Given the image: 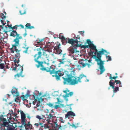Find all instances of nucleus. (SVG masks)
Here are the masks:
<instances>
[{
  "mask_svg": "<svg viewBox=\"0 0 130 130\" xmlns=\"http://www.w3.org/2000/svg\"><path fill=\"white\" fill-rule=\"evenodd\" d=\"M77 48L75 45H73L72 47H71L69 50L70 54H72L74 53L79 52V51L77 50Z\"/></svg>",
  "mask_w": 130,
  "mask_h": 130,
  "instance_id": "obj_9",
  "label": "nucleus"
},
{
  "mask_svg": "<svg viewBox=\"0 0 130 130\" xmlns=\"http://www.w3.org/2000/svg\"><path fill=\"white\" fill-rule=\"evenodd\" d=\"M11 92L12 94L15 95L16 96H19V94L18 92L17 89V88H13L11 90Z\"/></svg>",
  "mask_w": 130,
  "mask_h": 130,
  "instance_id": "obj_13",
  "label": "nucleus"
},
{
  "mask_svg": "<svg viewBox=\"0 0 130 130\" xmlns=\"http://www.w3.org/2000/svg\"><path fill=\"white\" fill-rule=\"evenodd\" d=\"M76 37H73L74 39H69L68 43L71 44L72 46H73L75 43H77L78 41H79V40H78L76 39Z\"/></svg>",
  "mask_w": 130,
  "mask_h": 130,
  "instance_id": "obj_11",
  "label": "nucleus"
},
{
  "mask_svg": "<svg viewBox=\"0 0 130 130\" xmlns=\"http://www.w3.org/2000/svg\"><path fill=\"white\" fill-rule=\"evenodd\" d=\"M80 32H81L82 33V34H83L84 33V31H81Z\"/></svg>",
  "mask_w": 130,
  "mask_h": 130,
  "instance_id": "obj_64",
  "label": "nucleus"
},
{
  "mask_svg": "<svg viewBox=\"0 0 130 130\" xmlns=\"http://www.w3.org/2000/svg\"><path fill=\"white\" fill-rule=\"evenodd\" d=\"M11 26H12L11 25H8V27H9V28H11V27H12Z\"/></svg>",
  "mask_w": 130,
  "mask_h": 130,
  "instance_id": "obj_58",
  "label": "nucleus"
},
{
  "mask_svg": "<svg viewBox=\"0 0 130 130\" xmlns=\"http://www.w3.org/2000/svg\"><path fill=\"white\" fill-rule=\"evenodd\" d=\"M63 101L62 100L60 101L58 98H57V107H63L64 105L62 103Z\"/></svg>",
  "mask_w": 130,
  "mask_h": 130,
  "instance_id": "obj_16",
  "label": "nucleus"
},
{
  "mask_svg": "<svg viewBox=\"0 0 130 130\" xmlns=\"http://www.w3.org/2000/svg\"><path fill=\"white\" fill-rule=\"evenodd\" d=\"M20 56L19 57H17L16 56H15V58L16 59H15V60L14 61L15 63H19L20 60H19V58H20Z\"/></svg>",
  "mask_w": 130,
  "mask_h": 130,
  "instance_id": "obj_29",
  "label": "nucleus"
},
{
  "mask_svg": "<svg viewBox=\"0 0 130 130\" xmlns=\"http://www.w3.org/2000/svg\"><path fill=\"white\" fill-rule=\"evenodd\" d=\"M27 118L29 119L31 118V117L29 115H28V116H27Z\"/></svg>",
  "mask_w": 130,
  "mask_h": 130,
  "instance_id": "obj_57",
  "label": "nucleus"
},
{
  "mask_svg": "<svg viewBox=\"0 0 130 130\" xmlns=\"http://www.w3.org/2000/svg\"><path fill=\"white\" fill-rule=\"evenodd\" d=\"M3 120L4 122L3 123L1 124L2 127H4L2 128L3 129H4L3 130H14L13 128L10 125H9L8 122L6 121V119L3 118Z\"/></svg>",
  "mask_w": 130,
  "mask_h": 130,
  "instance_id": "obj_6",
  "label": "nucleus"
},
{
  "mask_svg": "<svg viewBox=\"0 0 130 130\" xmlns=\"http://www.w3.org/2000/svg\"><path fill=\"white\" fill-rule=\"evenodd\" d=\"M36 117L38 119L40 120H41V119H42V118H41V117L39 115H37L36 116Z\"/></svg>",
  "mask_w": 130,
  "mask_h": 130,
  "instance_id": "obj_45",
  "label": "nucleus"
},
{
  "mask_svg": "<svg viewBox=\"0 0 130 130\" xmlns=\"http://www.w3.org/2000/svg\"><path fill=\"white\" fill-rule=\"evenodd\" d=\"M119 86L120 87H122V84H121V82L119 84Z\"/></svg>",
  "mask_w": 130,
  "mask_h": 130,
  "instance_id": "obj_55",
  "label": "nucleus"
},
{
  "mask_svg": "<svg viewBox=\"0 0 130 130\" xmlns=\"http://www.w3.org/2000/svg\"><path fill=\"white\" fill-rule=\"evenodd\" d=\"M57 80L60 79V77L64 75V73L63 72L60 71V70L57 71Z\"/></svg>",
  "mask_w": 130,
  "mask_h": 130,
  "instance_id": "obj_21",
  "label": "nucleus"
},
{
  "mask_svg": "<svg viewBox=\"0 0 130 130\" xmlns=\"http://www.w3.org/2000/svg\"><path fill=\"white\" fill-rule=\"evenodd\" d=\"M59 37L57 38H59L60 39H61L62 41L64 39V37L63 36L62 34V33H60L59 35Z\"/></svg>",
  "mask_w": 130,
  "mask_h": 130,
  "instance_id": "obj_30",
  "label": "nucleus"
},
{
  "mask_svg": "<svg viewBox=\"0 0 130 130\" xmlns=\"http://www.w3.org/2000/svg\"><path fill=\"white\" fill-rule=\"evenodd\" d=\"M111 75L110 74V76H109V79H111L109 82V85L113 89L115 87L114 86L115 83H116V84H119L121 82V81L120 80H115L114 82H112L111 81L112 80L111 79H115L118 77V76H115L112 77Z\"/></svg>",
  "mask_w": 130,
  "mask_h": 130,
  "instance_id": "obj_7",
  "label": "nucleus"
},
{
  "mask_svg": "<svg viewBox=\"0 0 130 130\" xmlns=\"http://www.w3.org/2000/svg\"><path fill=\"white\" fill-rule=\"evenodd\" d=\"M46 44L45 45L44 47L45 48H47L46 50L48 52H50V50L51 48V44L50 42H48L47 43H46Z\"/></svg>",
  "mask_w": 130,
  "mask_h": 130,
  "instance_id": "obj_20",
  "label": "nucleus"
},
{
  "mask_svg": "<svg viewBox=\"0 0 130 130\" xmlns=\"http://www.w3.org/2000/svg\"><path fill=\"white\" fill-rule=\"evenodd\" d=\"M76 39L77 40H79V41H78L77 43H76V44L75 45L77 46V47H80V48H83V47H82L81 46H79V45H81V46H83V45H82V42L80 41V37L78 35H77V37H76Z\"/></svg>",
  "mask_w": 130,
  "mask_h": 130,
  "instance_id": "obj_15",
  "label": "nucleus"
},
{
  "mask_svg": "<svg viewBox=\"0 0 130 130\" xmlns=\"http://www.w3.org/2000/svg\"><path fill=\"white\" fill-rule=\"evenodd\" d=\"M1 17L2 19H5L6 18V16L3 13H1Z\"/></svg>",
  "mask_w": 130,
  "mask_h": 130,
  "instance_id": "obj_36",
  "label": "nucleus"
},
{
  "mask_svg": "<svg viewBox=\"0 0 130 130\" xmlns=\"http://www.w3.org/2000/svg\"><path fill=\"white\" fill-rule=\"evenodd\" d=\"M59 121L60 122L62 123H63L64 122V121L63 119H62L61 117H60V119L59 120Z\"/></svg>",
  "mask_w": 130,
  "mask_h": 130,
  "instance_id": "obj_42",
  "label": "nucleus"
},
{
  "mask_svg": "<svg viewBox=\"0 0 130 130\" xmlns=\"http://www.w3.org/2000/svg\"><path fill=\"white\" fill-rule=\"evenodd\" d=\"M86 61H87L85 60L82 59L80 60H79L78 61V63L82 65L83 68H84L87 65V62Z\"/></svg>",
  "mask_w": 130,
  "mask_h": 130,
  "instance_id": "obj_14",
  "label": "nucleus"
},
{
  "mask_svg": "<svg viewBox=\"0 0 130 130\" xmlns=\"http://www.w3.org/2000/svg\"><path fill=\"white\" fill-rule=\"evenodd\" d=\"M44 38L41 39H39L38 40H37V42L40 45H44L45 44V42L44 41Z\"/></svg>",
  "mask_w": 130,
  "mask_h": 130,
  "instance_id": "obj_19",
  "label": "nucleus"
},
{
  "mask_svg": "<svg viewBox=\"0 0 130 130\" xmlns=\"http://www.w3.org/2000/svg\"><path fill=\"white\" fill-rule=\"evenodd\" d=\"M85 60H87V61H87V63H89L90 62L91 63V61H92L91 59H90L89 60H87V59H85ZM87 62V61H86Z\"/></svg>",
  "mask_w": 130,
  "mask_h": 130,
  "instance_id": "obj_47",
  "label": "nucleus"
},
{
  "mask_svg": "<svg viewBox=\"0 0 130 130\" xmlns=\"http://www.w3.org/2000/svg\"><path fill=\"white\" fill-rule=\"evenodd\" d=\"M20 26L21 27V28L22 29H23L24 28V26L22 25V24H20L19 25H18V27H19Z\"/></svg>",
  "mask_w": 130,
  "mask_h": 130,
  "instance_id": "obj_44",
  "label": "nucleus"
},
{
  "mask_svg": "<svg viewBox=\"0 0 130 130\" xmlns=\"http://www.w3.org/2000/svg\"><path fill=\"white\" fill-rule=\"evenodd\" d=\"M75 116V114L73 112L71 111H70L68 112L67 114L65 115V118H67L69 116H72L74 117Z\"/></svg>",
  "mask_w": 130,
  "mask_h": 130,
  "instance_id": "obj_17",
  "label": "nucleus"
},
{
  "mask_svg": "<svg viewBox=\"0 0 130 130\" xmlns=\"http://www.w3.org/2000/svg\"><path fill=\"white\" fill-rule=\"evenodd\" d=\"M51 112H51L50 113H51L52 114V113H54V112L53 111V110H51Z\"/></svg>",
  "mask_w": 130,
  "mask_h": 130,
  "instance_id": "obj_62",
  "label": "nucleus"
},
{
  "mask_svg": "<svg viewBox=\"0 0 130 130\" xmlns=\"http://www.w3.org/2000/svg\"><path fill=\"white\" fill-rule=\"evenodd\" d=\"M20 12L21 15H23L26 13V11L25 10H24V12H23L22 10H21L20 11Z\"/></svg>",
  "mask_w": 130,
  "mask_h": 130,
  "instance_id": "obj_33",
  "label": "nucleus"
},
{
  "mask_svg": "<svg viewBox=\"0 0 130 130\" xmlns=\"http://www.w3.org/2000/svg\"><path fill=\"white\" fill-rule=\"evenodd\" d=\"M18 25H15L13 26V27H11V29H15L17 30V27H18Z\"/></svg>",
  "mask_w": 130,
  "mask_h": 130,
  "instance_id": "obj_38",
  "label": "nucleus"
},
{
  "mask_svg": "<svg viewBox=\"0 0 130 130\" xmlns=\"http://www.w3.org/2000/svg\"><path fill=\"white\" fill-rule=\"evenodd\" d=\"M30 121H29L28 122V123L27 124H26V123L25 122V123L24 124H22V125H24V126L25 127V129L26 130H27V128L26 127H28L31 129H33L34 128H33L32 127V125L30 124Z\"/></svg>",
  "mask_w": 130,
  "mask_h": 130,
  "instance_id": "obj_18",
  "label": "nucleus"
},
{
  "mask_svg": "<svg viewBox=\"0 0 130 130\" xmlns=\"http://www.w3.org/2000/svg\"><path fill=\"white\" fill-rule=\"evenodd\" d=\"M15 68H14L13 69V70H16L17 68H16V66H17V64L15 63Z\"/></svg>",
  "mask_w": 130,
  "mask_h": 130,
  "instance_id": "obj_52",
  "label": "nucleus"
},
{
  "mask_svg": "<svg viewBox=\"0 0 130 130\" xmlns=\"http://www.w3.org/2000/svg\"><path fill=\"white\" fill-rule=\"evenodd\" d=\"M3 25H0V27L1 28H3Z\"/></svg>",
  "mask_w": 130,
  "mask_h": 130,
  "instance_id": "obj_63",
  "label": "nucleus"
},
{
  "mask_svg": "<svg viewBox=\"0 0 130 130\" xmlns=\"http://www.w3.org/2000/svg\"><path fill=\"white\" fill-rule=\"evenodd\" d=\"M46 51H47L46 50V51H45V52H44L43 53V55L45 56H46V58H47L48 57V55L47 54H46Z\"/></svg>",
  "mask_w": 130,
  "mask_h": 130,
  "instance_id": "obj_37",
  "label": "nucleus"
},
{
  "mask_svg": "<svg viewBox=\"0 0 130 130\" xmlns=\"http://www.w3.org/2000/svg\"><path fill=\"white\" fill-rule=\"evenodd\" d=\"M54 49H55L56 50V52H57V47L55 46L54 48Z\"/></svg>",
  "mask_w": 130,
  "mask_h": 130,
  "instance_id": "obj_60",
  "label": "nucleus"
},
{
  "mask_svg": "<svg viewBox=\"0 0 130 130\" xmlns=\"http://www.w3.org/2000/svg\"><path fill=\"white\" fill-rule=\"evenodd\" d=\"M24 44L25 45V46H23L22 47L23 48H25V50L24 51H23V53H27V51L28 50V49L29 48V47L27 46L26 42H25L24 43Z\"/></svg>",
  "mask_w": 130,
  "mask_h": 130,
  "instance_id": "obj_22",
  "label": "nucleus"
},
{
  "mask_svg": "<svg viewBox=\"0 0 130 130\" xmlns=\"http://www.w3.org/2000/svg\"><path fill=\"white\" fill-rule=\"evenodd\" d=\"M85 45L81 46L80 45L79 46H81L83 48L85 49L86 48H88L89 47L91 49L94 50L95 51L94 53L95 55L96 54V53L98 52V51L96 49V46L94 45L89 39H88L86 40V42H85Z\"/></svg>",
  "mask_w": 130,
  "mask_h": 130,
  "instance_id": "obj_5",
  "label": "nucleus"
},
{
  "mask_svg": "<svg viewBox=\"0 0 130 130\" xmlns=\"http://www.w3.org/2000/svg\"><path fill=\"white\" fill-rule=\"evenodd\" d=\"M20 111L21 115V123L22 124H24L25 123L26 121V115L23 112L22 110H20Z\"/></svg>",
  "mask_w": 130,
  "mask_h": 130,
  "instance_id": "obj_8",
  "label": "nucleus"
},
{
  "mask_svg": "<svg viewBox=\"0 0 130 130\" xmlns=\"http://www.w3.org/2000/svg\"><path fill=\"white\" fill-rule=\"evenodd\" d=\"M87 65L88 66V67L89 68H90L91 65V64H90L89 63H87Z\"/></svg>",
  "mask_w": 130,
  "mask_h": 130,
  "instance_id": "obj_48",
  "label": "nucleus"
},
{
  "mask_svg": "<svg viewBox=\"0 0 130 130\" xmlns=\"http://www.w3.org/2000/svg\"><path fill=\"white\" fill-rule=\"evenodd\" d=\"M83 76H84L81 75L79 77H71L68 75L67 77L64 78L63 77L62 78L64 80V84H69L70 85H73L77 84L78 82H80V79L82 78Z\"/></svg>",
  "mask_w": 130,
  "mask_h": 130,
  "instance_id": "obj_4",
  "label": "nucleus"
},
{
  "mask_svg": "<svg viewBox=\"0 0 130 130\" xmlns=\"http://www.w3.org/2000/svg\"><path fill=\"white\" fill-rule=\"evenodd\" d=\"M47 104L49 107H54L55 109H57V105H56L54 106V103H48Z\"/></svg>",
  "mask_w": 130,
  "mask_h": 130,
  "instance_id": "obj_25",
  "label": "nucleus"
},
{
  "mask_svg": "<svg viewBox=\"0 0 130 130\" xmlns=\"http://www.w3.org/2000/svg\"><path fill=\"white\" fill-rule=\"evenodd\" d=\"M55 124L56 126L55 127H53L52 129V130H57V123L56 122H55Z\"/></svg>",
  "mask_w": 130,
  "mask_h": 130,
  "instance_id": "obj_34",
  "label": "nucleus"
},
{
  "mask_svg": "<svg viewBox=\"0 0 130 130\" xmlns=\"http://www.w3.org/2000/svg\"><path fill=\"white\" fill-rule=\"evenodd\" d=\"M109 54V52H107V51L102 48L100 51H98L96 54L93 55V58L94 59L95 61L97 62V64L99 66V69L100 70V74H102L105 70L104 66V61L101 60L102 55L105 54L106 58H108V60H107V61H108V60H111L110 56H107V55Z\"/></svg>",
  "mask_w": 130,
  "mask_h": 130,
  "instance_id": "obj_2",
  "label": "nucleus"
},
{
  "mask_svg": "<svg viewBox=\"0 0 130 130\" xmlns=\"http://www.w3.org/2000/svg\"><path fill=\"white\" fill-rule=\"evenodd\" d=\"M59 125H57V130H62V127L61 126H59Z\"/></svg>",
  "mask_w": 130,
  "mask_h": 130,
  "instance_id": "obj_41",
  "label": "nucleus"
},
{
  "mask_svg": "<svg viewBox=\"0 0 130 130\" xmlns=\"http://www.w3.org/2000/svg\"><path fill=\"white\" fill-rule=\"evenodd\" d=\"M30 95L29 93H27L25 95H22V96H21L20 98L23 100H24L25 99H27L28 97Z\"/></svg>",
  "mask_w": 130,
  "mask_h": 130,
  "instance_id": "obj_24",
  "label": "nucleus"
},
{
  "mask_svg": "<svg viewBox=\"0 0 130 130\" xmlns=\"http://www.w3.org/2000/svg\"><path fill=\"white\" fill-rule=\"evenodd\" d=\"M59 61L60 63H59V64H58V67H60V66L59 65V64H60L61 63H62V64H64V61H61L60 60H59Z\"/></svg>",
  "mask_w": 130,
  "mask_h": 130,
  "instance_id": "obj_49",
  "label": "nucleus"
},
{
  "mask_svg": "<svg viewBox=\"0 0 130 130\" xmlns=\"http://www.w3.org/2000/svg\"><path fill=\"white\" fill-rule=\"evenodd\" d=\"M67 61L68 62H69V63H71V62L72 61H71L70 59H68Z\"/></svg>",
  "mask_w": 130,
  "mask_h": 130,
  "instance_id": "obj_56",
  "label": "nucleus"
},
{
  "mask_svg": "<svg viewBox=\"0 0 130 130\" xmlns=\"http://www.w3.org/2000/svg\"><path fill=\"white\" fill-rule=\"evenodd\" d=\"M27 34L26 33H25L23 35L24 37H25L26 36Z\"/></svg>",
  "mask_w": 130,
  "mask_h": 130,
  "instance_id": "obj_59",
  "label": "nucleus"
},
{
  "mask_svg": "<svg viewBox=\"0 0 130 130\" xmlns=\"http://www.w3.org/2000/svg\"><path fill=\"white\" fill-rule=\"evenodd\" d=\"M59 45H57V54H62L61 52H62V50L60 48V47H59V46L60 45V44L59 43Z\"/></svg>",
  "mask_w": 130,
  "mask_h": 130,
  "instance_id": "obj_27",
  "label": "nucleus"
},
{
  "mask_svg": "<svg viewBox=\"0 0 130 130\" xmlns=\"http://www.w3.org/2000/svg\"><path fill=\"white\" fill-rule=\"evenodd\" d=\"M42 56V52L40 51L38 52L37 54H36L34 56V60L35 62L37 63L38 64H36L35 66L37 68H39L40 67V69L42 71H46L47 72H49L51 74H54L52 75L53 77L55 76L57 79V68L56 67L52 65L49 67H45L43 65V62L42 61H39L38 59L41 58Z\"/></svg>",
  "mask_w": 130,
  "mask_h": 130,
  "instance_id": "obj_1",
  "label": "nucleus"
},
{
  "mask_svg": "<svg viewBox=\"0 0 130 130\" xmlns=\"http://www.w3.org/2000/svg\"><path fill=\"white\" fill-rule=\"evenodd\" d=\"M54 115L51 113H50L49 114H47L46 120L48 124H50V122H51L50 119H52L53 118Z\"/></svg>",
  "mask_w": 130,
  "mask_h": 130,
  "instance_id": "obj_10",
  "label": "nucleus"
},
{
  "mask_svg": "<svg viewBox=\"0 0 130 130\" xmlns=\"http://www.w3.org/2000/svg\"><path fill=\"white\" fill-rule=\"evenodd\" d=\"M10 50L11 53H14V51L13 50L12 47H11L10 48Z\"/></svg>",
  "mask_w": 130,
  "mask_h": 130,
  "instance_id": "obj_43",
  "label": "nucleus"
},
{
  "mask_svg": "<svg viewBox=\"0 0 130 130\" xmlns=\"http://www.w3.org/2000/svg\"><path fill=\"white\" fill-rule=\"evenodd\" d=\"M72 105V104H70L69 105H66V106H70V110H72V108L71 107V105Z\"/></svg>",
  "mask_w": 130,
  "mask_h": 130,
  "instance_id": "obj_50",
  "label": "nucleus"
},
{
  "mask_svg": "<svg viewBox=\"0 0 130 130\" xmlns=\"http://www.w3.org/2000/svg\"><path fill=\"white\" fill-rule=\"evenodd\" d=\"M1 23L2 24H3V25H5L6 24L5 23H4V21L2 20H1Z\"/></svg>",
  "mask_w": 130,
  "mask_h": 130,
  "instance_id": "obj_53",
  "label": "nucleus"
},
{
  "mask_svg": "<svg viewBox=\"0 0 130 130\" xmlns=\"http://www.w3.org/2000/svg\"><path fill=\"white\" fill-rule=\"evenodd\" d=\"M32 96H33V98H34V99L35 100V102H36L37 101V100L36 99H35V95H32Z\"/></svg>",
  "mask_w": 130,
  "mask_h": 130,
  "instance_id": "obj_46",
  "label": "nucleus"
},
{
  "mask_svg": "<svg viewBox=\"0 0 130 130\" xmlns=\"http://www.w3.org/2000/svg\"><path fill=\"white\" fill-rule=\"evenodd\" d=\"M21 72L19 74L18 73L17 74L15 75L14 76L15 77H20V76H22V72L23 71V68L22 66V68H21Z\"/></svg>",
  "mask_w": 130,
  "mask_h": 130,
  "instance_id": "obj_26",
  "label": "nucleus"
},
{
  "mask_svg": "<svg viewBox=\"0 0 130 130\" xmlns=\"http://www.w3.org/2000/svg\"><path fill=\"white\" fill-rule=\"evenodd\" d=\"M4 67V63H1L0 64V68L1 69H3Z\"/></svg>",
  "mask_w": 130,
  "mask_h": 130,
  "instance_id": "obj_35",
  "label": "nucleus"
},
{
  "mask_svg": "<svg viewBox=\"0 0 130 130\" xmlns=\"http://www.w3.org/2000/svg\"><path fill=\"white\" fill-rule=\"evenodd\" d=\"M69 39V38H65L64 37V39L62 40V43L63 42L68 43Z\"/></svg>",
  "mask_w": 130,
  "mask_h": 130,
  "instance_id": "obj_28",
  "label": "nucleus"
},
{
  "mask_svg": "<svg viewBox=\"0 0 130 130\" xmlns=\"http://www.w3.org/2000/svg\"><path fill=\"white\" fill-rule=\"evenodd\" d=\"M10 36H12L14 38L16 37L13 41V42H15V43L14 44L12 45V47L13 48H14L15 50L14 51L16 53V54L15 55V56H16L17 57H19L20 56V54L19 53L20 50H19L17 49V46L19 45V40L22 39V37L20 34L18 33L15 30H12Z\"/></svg>",
  "mask_w": 130,
  "mask_h": 130,
  "instance_id": "obj_3",
  "label": "nucleus"
},
{
  "mask_svg": "<svg viewBox=\"0 0 130 130\" xmlns=\"http://www.w3.org/2000/svg\"><path fill=\"white\" fill-rule=\"evenodd\" d=\"M39 122H38V123H35L34 124V126H35L36 127H37V128H38V127L39 126Z\"/></svg>",
  "mask_w": 130,
  "mask_h": 130,
  "instance_id": "obj_39",
  "label": "nucleus"
},
{
  "mask_svg": "<svg viewBox=\"0 0 130 130\" xmlns=\"http://www.w3.org/2000/svg\"><path fill=\"white\" fill-rule=\"evenodd\" d=\"M72 126V127H74L75 128L78 127V126H76L75 124H73L72 125H71Z\"/></svg>",
  "mask_w": 130,
  "mask_h": 130,
  "instance_id": "obj_40",
  "label": "nucleus"
},
{
  "mask_svg": "<svg viewBox=\"0 0 130 130\" xmlns=\"http://www.w3.org/2000/svg\"><path fill=\"white\" fill-rule=\"evenodd\" d=\"M44 127L45 128H48L49 126L47 125H46L45 126H44L43 124L41 126L40 128L39 129H43Z\"/></svg>",
  "mask_w": 130,
  "mask_h": 130,
  "instance_id": "obj_32",
  "label": "nucleus"
},
{
  "mask_svg": "<svg viewBox=\"0 0 130 130\" xmlns=\"http://www.w3.org/2000/svg\"><path fill=\"white\" fill-rule=\"evenodd\" d=\"M113 93L119 91V88L118 86L116 87L114 89H113Z\"/></svg>",
  "mask_w": 130,
  "mask_h": 130,
  "instance_id": "obj_31",
  "label": "nucleus"
},
{
  "mask_svg": "<svg viewBox=\"0 0 130 130\" xmlns=\"http://www.w3.org/2000/svg\"><path fill=\"white\" fill-rule=\"evenodd\" d=\"M39 126L38 127V128L39 129H40V128L41 126L42 125V124H43L42 123H40V122H39Z\"/></svg>",
  "mask_w": 130,
  "mask_h": 130,
  "instance_id": "obj_51",
  "label": "nucleus"
},
{
  "mask_svg": "<svg viewBox=\"0 0 130 130\" xmlns=\"http://www.w3.org/2000/svg\"><path fill=\"white\" fill-rule=\"evenodd\" d=\"M70 92V91L68 89H66L65 90H64L63 91V92L66 93V95H65L66 97H68L69 96H72L73 95V92H69L68 93H67V92Z\"/></svg>",
  "mask_w": 130,
  "mask_h": 130,
  "instance_id": "obj_12",
  "label": "nucleus"
},
{
  "mask_svg": "<svg viewBox=\"0 0 130 130\" xmlns=\"http://www.w3.org/2000/svg\"><path fill=\"white\" fill-rule=\"evenodd\" d=\"M26 27L25 28L31 29L32 28H34V27L33 26H31L30 23H28L27 24L25 25Z\"/></svg>",
  "mask_w": 130,
  "mask_h": 130,
  "instance_id": "obj_23",
  "label": "nucleus"
},
{
  "mask_svg": "<svg viewBox=\"0 0 130 130\" xmlns=\"http://www.w3.org/2000/svg\"><path fill=\"white\" fill-rule=\"evenodd\" d=\"M40 102L39 101H38V102L37 103V105L38 106H39L40 105Z\"/></svg>",
  "mask_w": 130,
  "mask_h": 130,
  "instance_id": "obj_54",
  "label": "nucleus"
},
{
  "mask_svg": "<svg viewBox=\"0 0 130 130\" xmlns=\"http://www.w3.org/2000/svg\"><path fill=\"white\" fill-rule=\"evenodd\" d=\"M9 105H11L12 106V104L11 102H10L8 104Z\"/></svg>",
  "mask_w": 130,
  "mask_h": 130,
  "instance_id": "obj_61",
  "label": "nucleus"
}]
</instances>
